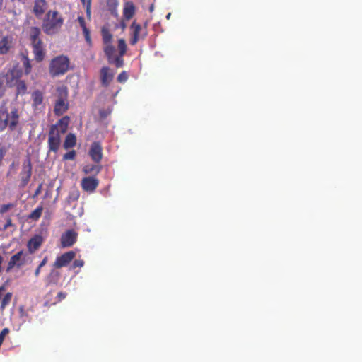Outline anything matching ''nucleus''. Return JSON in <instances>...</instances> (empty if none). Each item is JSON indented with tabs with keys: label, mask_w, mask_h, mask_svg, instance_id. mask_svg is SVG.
Instances as JSON below:
<instances>
[{
	"label": "nucleus",
	"mask_w": 362,
	"mask_h": 362,
	"mask_svg": "<svg viewBox=\"0 0 362 362\" xmlns=\"http://www.w3.org/2000/svg\"><path fill=\"white\" fill-rule=\"evenodd\" d=\"M20 119V114L16 108L8 112L5 104L0 106V132H4L6 127L10 131L16 129Z\"/></svg>",
	"instance_id": "obj_1"
},
{
	"label": "nucleus",
	"mask_w": 362,
	"mask_h": 362,
	"mask_svg": "<svg viewBox=\"0 0 362 362\" xmlns=\"http://www.w3.org/2000/svg\"><path fill=\"white\" fill-rule=\"evenodd\" d=\"M63 22V18L57 11H49L43 21V30L47 35H54L59 32Z\"/></svg>",
	"instance_id": "obj_2"
},
{
	"label": "nucleus",
	"mask_w": 362,
	"mask_h": 362,
	"mask_svg": "<svg viewBox=\"0 0 362 362\" xmlns=\"http://www.w3.org/2000/svg\"><path fill=\"white\" fill-rule=\"evenodd\" d=\"M55 96L57 98L54 107V113L59 116L63 115L69 108L68 89L64 86L57 88Z\"/></svg>",
	"instance_id": "obj_3"
},
{
	"label": "nucleus",
	"mask_w": 362,
	"mask_h": 362,
	"mask_svg": "<svg viewBox=\"0 0 362 362\" xmlns=\"http://www.w3.org/2000/svg\"><path fill=\"white\" fill-rule=\"evenodd\" d=\"M70 62L64 55H59L52 59L49 64V72L52 76L64 74L69 69Z\"/></svg>",
	"instance_id": "obj_4"
},
{
	"label": "nucleus",
	"mask_w": 362,
	"mask_h": 362,
	"mask_svg": "<svg viewBox=\"0 0 362 362\" xmlns=\"http://www.w3.org/2000/svg\"><path fill=\"white\" fill-rule=\"evenodd\" d=\"M21 75V71L19 69L13 68L9 69L5 74H1L0 80H1L2 83L5 82L8 86H11L17 82Z\"/></svg>",
	"instance_id": "obj_5"
},
{
	"label": "nucleus",
	"mask_w": 362,
	"mask_h": 362,
	"mask_svg": "<svg viewBox=\"0 0 362 362\" xmlns=\"http://www.w3.org/2000/svg\"><path fill=\"white\" fill-rule=\"evenodd\" d=\"M32 172V165L29 159L25 160L22 165V170L20 174L21 182L19 187L24 188L28 183Z\"/></svg>",
	"instance_id": "obj_6"
},
{
	"label": "nucleus",
	"mask_w": 362,
	"mask_h": 362,
	"mask_svg": "<svg viewBox=\"0 0 362 362\" xmlns=\"http://www.w3.org/2000/svg\"><path fill=\"white\" fill-rule=\"evenodd\" d=\"M78 233L74 230H68L62 235L61 244L63 247L72 246L76 241Z\"/></svg>",
	"instance_id": "obj_7"
},
{
	"label": "nucleus",
	"mask_w": 362,
	"mask_h": 362,
	"mask_svg": "<svg viewBox=\"0 0 362 362\" xmlns=\"http://www.w3.org/2000/svg\"><path fill=\"white\" fill-rule=\"evenodd\" d=\"M76 253L73 251L65 252L61 256L58 257L54 263L55 268H61L66 266L75 257Z\"/></svg>",
	"instance_id": "obj_8"
},
{
	"label": "nucleus",
	"mask_w": 362,
	"mask_h": 362,
	"mask_svg": "<svg viewBox=\"0 0 362 362\" xmlns=\"http://www.w3.org/2000/svg\"><path fill=\"white\" fill-rule=\"evenodd\" d=\"M99 184V181L94 177H87L81 180V187L83 190L93 192Z\"/></svg>",
	"instance_id": "obj_9"
},
{
	"label": "nucleus",
	"mask_w": 362,
	"mask_h": 362,
	"mask_svg": "<svg viewBox=\"0 0 362 362\" xmlns=\"http://www.w3.org/2000/svg\"><path fill=\"white\" fill-rule=\"evenodd\" d=\"M48 142L49 150L53 151H57L58 150L60 144V136L59 133L55 132L54 128H51Z\"/></svg>",
	"instance_id": "obj_10"
},
{
	"label": "nucleus",
	"mask_w": 362,
	"mask_h": 362,
	"mask_svg": "<svg viewBox=\"0 0 362 362\" xmlns=\"http://www.w3.org/2000/svg\"><path fill=\"white\" fill-rule=\"evenodd\" d=\"M13 46L11 36H4L0 40V54H7Z\"/></svg>",
	"instance_id": "obj_11"
},
{
	"label": "nucleus",
	"mask_w": 362,
	"mask_h": 362,
	"mask_svg": "<svg viewBox=\"0 0 362 362\" xmlns=\"http://www.w3.org/2000/svg\"><path fill=\"white\" fill-rule=\"evenodd\" d=\"M33 106L36 110H42L45 105L43 103L44 97L43 94L40 90H35L32 93Z\"/></svg>",
	"instance_id": "obj_12"
},
{
	"label": "nucleus",
	"mask_w": 362,
	"mask_h": 362,
	"mask_svg": "<svg viewBox=\"0 0 362 362\" xmlns=\"http://www.w3.org/2000/svg\"><path fill=\"white\" fill-rule=\"evenodd\" d=\"M36 60L41 61L44 57V49L40 39L31 42Z\"/></svg>",
	"instance_id": "obj_13"
},
{
	"label": "nucleus",
	"mask_w": 362,
	"mask_h": 362,
	"mask_svg": "<svg viewBox=\"0 0 362 362\" xmlns=\"http://www.w3.org/2000/svg\"><path fill=\"white\" fill-rule=\"evenodd\" d=\"M23 255L22 251L13 255L10 259L6 271H11L15 266L21 267L24 264V261L22 259Z\"/></svg>",
	"instance_id": "obj_14"
},
{
	"label": "nucleus",
	"mask_w": 362,
	"mask_h": 362,
	"mask_svg": "<svg viewBox=\"0 0 362 362\" xmlns=\"http://www.w3.org/2000/svg\"><path fill=\"white\" fill-rule=\"evenodd\" d=\"M47 8V4L45 0H35L33 11L34 14L40 18Z\"/></svg>",
	"instance_id": "obj_15"
},
{
	"label": "nucleus",
	"mask_w": 362,
	"mask_h": 362,
	"mask_svg": "<svg viewBox=\"0 0 362 362\" xmlns=\"http://www.w3.org/2000/svg\"><path fill=\"white\" fill-rule=\"evenodd\" d=\"M89 153L92 159L98 163L102 159V147L98 143H93L90 146Z\"/></svg>",
	"instance_id": "obj_16"
},
{
	"label": "nucleus",
	"mask_w": 362,
	"mask_h": 362,
	"mask_svg": "<svg viewBox=\"0 0 362 362\" xmlns=\"http://www.w3.org/2000/svg\"><path fill=\"white\" fill-rule=\"evenodd\" d=\"M114 77L112 73L108 67L104 66L100 70V79L103 86H107L110 84Z\"/></svg>",
	"instance_id": "obj_17"
},
{
	"label": "nucleus",
	"mask_w": 362,
	"mask_h": 362,
	"mask_svg": "<svg viewBox=\"0 0 362 362\" xmlns=\"http://www.w3.org/2000/svg\"><path fill=\"white\" fill-rule=\"evenodd\" d=\"M69 124V117L67 116H65L62 117L58 123L53 126L52 128H54L55 132L58 133H64L68 127V125Z\"/></svg>",
	"instance_id": "obj_18"
},
{
	"label": "nucleus",
	"mask_w": 362,
	"mask_h": 362,
	"mask_svg": "<svg viewBox=\"0 0 362 362\" xmlns=\"http://www.w3.org/2000/svg\"><path fill=\"white\" fill-rule=\"evenodd\" d=\"M135 13V6L132 2H127L123 10L124 17L127 20L131 19Z\"/></svg>",
	"instance_id": "obj_19"
},
{
	"label": "nucleus",
	"mask_w": 362,
	"mask_h": 362,
	"mask_svg": "<svg viewBox=\"0 0 362 362\" xmlns=\"http://www.w3.org/2000/svg\"><path fill=\"white\" fill-rule=\"evenodd\" d=\"M42 243V238L40 235H36L31 238L28 242V248L30 252H34L41 245Z\"/></svg>",
	"instance_id": "obj_20"
},
{
	"label": "nucleus",
	"mask_w": 362,
	"mask_h": 362,
	"mask_svg": "<svg viewBox=\"0 0 362 362\" xmlns=\"http://www.w3.org/2000/svg\"><path fill=\"white\" fill-rule=\"evenodd\" d=\"M76 142V136L73 134H69L64 143V147L65 148H69L75 146Z\"/></svg>",
	"instance_id": "obj_21"
},
{
	"label": "nucleus",
	"mask_w": 362,
	"mask_h": 362,
	"mask_svg": "<svg viewBox=\"0 0 362 362\" xmlns=\"http://www.w3.org/2000/svg\"><path fill=\"white\" fill-rule=\"evenodd\" d=\"M40 33H41L40 30L38 28L32 27L29 31L30 41L33 42V41L39 40L40 39L39 36L40 35Z\"/></svg>",
	"instance_id": "obj_22"
},
{
	"label": "nucleus",
	"mask_w": 362,
	"mask_h": 362,
	"mask_svg": "<svg viewBox=\"0 0 362 362\" xmlns=\"http://www.w3.org/2000/svg\"><path fill=\"white\" fill-rule=\"evenodd\" d=\"M104 52L109 59V62L112 61V58L114 57L115 47L110 43L105 44Z\"/></svg>",
	"instance_id": "obj_23"
},
{
	"label": "nucleus",
	"mask_w": 362,
	"mask_h": 362,
	"mask_svg": "<svg viewBox=\"0 0 362 362\" xmlns=\"http://www.w3.org/2000/svg\"><path fill=\"white\" fill-rule=\"evenodd\" d=\"M11 298H12L11 293H7L4 296V297L3 298V299L1 300V306H0V310L1 311H3L5 309V308L10 303V302L11 300Z\"/></svg>",
	"instance_id": "obj_24"
},
{
	"label": "nucleus",
	"mask_w": 362,
	"mask_h": 362,
	"mask_svg": "<svg viewBox=\"0 0 362 362\" xmlns=\"http://www.w3.org/2000/svg\"><path fill=\"white\" fill-rule=\"evenodd\" d=\"M131 28L133 30L134 36L138 37L139 38H141L142 37L141 34V26L140 25L136 24L135 22H133L132 23Z\"/></svg>",
	"instance_id": "obj_25"
},
{
	"label": "nucleus",
	"mask_w": 362,
	"mask_h": 362,
	"mask_svg": "<svg viewBox=\"0 0 362 362\" xmlns=\"http://www.w3.org/2000/svg\"><path fill=\"white\" fill-rule=\"evenodd\" d=\"M118 49L119 55L123 56L127 51V45L124 39H119L118 40Z\"/></svg>",
	"instance_id": "obj_26"
},
{
	"label": "nucleus",
	"mask_w": 362,
	"mask_h": 362,
	"mask_svg": "<svg viewBox=\"0 0 362 362\" xmlns=\"http://www.w3.org/2000/svg\"><path fill=\"white\" fill-rule=\"evenodd\" d=\"M102 35H103V40L105 44H109L110 43L112 35L109 33L108 30L105 29L102 30Z\"/></svg>",
	"instance_id": "obj_27"
},
{
	"label": "nucleus",
	"mask_w": 362,
	"mask_h": 362,
	"mask_svg": "<svg viewBox=\"0 0 362 362\" xmlns=\"http://www.w3.org/2000/svg\"><path fill=\"white\" fill-rule=\"evenodd\" d=\"M43 208L42 206L37 207L35 209L30 215V218L33 219H37L42 215Z\"/></svg>",
	"instance_id": "obj_28"
},
{
	"label": "nucleus",
	"mask_w": 362,
	"mask_h": 362,
	"mask_svg": "<svg viewBox=\"0 0 362 362\" xmlns=\"http://www.w3.org/2000/svg\"><path fill=\"white\" fill-rule=\"evenodd\" d=\"M100 170V168L96 165L89 166L87 165L84 168V172L86 173H98Z\"/></svg>",
	"instance_id": "obj_29"
},
{
	"label": "nucleus",
	"mask_w": 362,
	"mask_h": 362,
	"mask_svg": "<svg viewBox=\"0 0 362 362\" xmlns=\"http://www.w3.org/2000/svg\"><path fill=\"white\" fill-rule=\"evenodd\" d=\"M110 62H114L117 67H122L124 64L122 56L113 57Z\"/></svg>",
	"instance_id": "obj_30"
},
{
	"label": "nucleus",
	"mask_w": 362,
	"mask_h": 362,
	"mask_svg": "<svg viewBox=\"0 0 362 362\" xmlns=\"http://www.w3.org/2000/svg\"><path fill=\"white\" fill-rule=\"evenodd\" d=\"M17 88L18 93L23 94L27 89L25 83L23 81H19L17 83Z\"/></svg>",
	"instance_id": "obj_31"
},
{
	"label": "nucleus",
	"mask_w": 362,
	"mask_h": 362,
	"mask_svg": "<svg viewBox=\"0 0 362 362\" xmlns=\"http://www.w3.org/2000/svg\"><path fill=\"white\" fill-rule=\"evenodd\" d=\"M128 78L127 74L125 71L120 73L117 77V81L120 83L125 82Z\"/></svg>",
	"instance_id": "obj_32"
},
{
	"label": "nucleus",
	"mask_w": 362,
	"mask_h": 362,
	"mask_svg": "<svg viewBox=\"0 0 362 362\" xmlns=\"http://www.w3.org/2000/svg\"><path fill=\"white\" fill-rule=\"evenodd\" d=\"M9 333V329L8 328H4L0 333V346H1L5 337Z\"/></svg>",
	"instance_id": "obj_33"
},
{
	"label": "nucleus",
	"mask_w": 362,
	"mask_h": 362,
	"mask_svg": "<svg viewBox=\"0 0 362 362\" xmlns=\"http://www.w3.org/2000/svg\"><path fill=\"white\" fill-rule=\"evenodd\" d=\"M76 156V152L71 151L64 155V159L65 160H74Z\"/></svg>",
	"instance_id": "obj_34"
},
{
	"label": "nucleus",
	"mask_w": 362,
	"mask_h": 362,
	"mask_svg": "<svg viewBox=\"0 0 362 362\" xmlns=\"http://www.w3.org/2000/svg\"><path fill=\"white\" fill-rule=\"evenodd\" d=\"M12 207H13V204H11L2 205L0 208V213L4 214V213L6 212L7 211H8Z\"/></svg>",
	"instance_id": "obj_35"
},
{
	"label": "nucleus",
	"mask_w": 362,
	"mask_h": 362,
	"mask_svg": "<svg viewBox=\"0 0 362 362\" xmlns=\"http://www.w3.org/2000/svg\"><path fill=\"white\" fill-rule=\"evenodd\" d=\"M84 264V262L83 260H81V259H76L74 262L73 263V267L74 268H76V267H83Z\"/></svg>",
	"instance_id": "obj_36"
},
{
	"label": "nucleus",
	"mask_w": 362,
	"mask_h": 362,
	"mask_svg": "<svg viewBox=\"0 0 362 362\" xmlns=\"http://www.w3.org/2000/svg\"><path fill=\"white\" fill-rule=\"evenodd\" d=\"M24 65H25V73H26V74L30 73V69H31V66H30V63H29V62H28V59H25V62H24Z\"/></svg>",
	"instance_id": "obj_37"
},
{
	"label": "nucleus",
	"mask_w": 362,
	"mask_h": 362,
	"mask_svg": "<svg viewBox=\"0 0 362 362\" xmlns=\"http://www.w3.org/2000/svg\"><path fill=\"white\" fill-rule=\"evenodd\" d=\"M59 272L57 271H55L54 269L52 270L49 274V278H54L56 279L59 277Z\"/></svg>",
	"instance_id": "obj_38"
},
{
	"label": "nucleus",
	"mask_w": 362,
	"mask_h": 362,
	"mask_svg": "<svg viewBox=\"0 0 362 362\" xmlns=\"http://www.w3.org/2000/svg\"><path fill=\"white\" fill-rule=\"evenodd\" d=\"M139 37L133 35L130 40L131 45H135L139 41Z\"/></svg>",
	"instance_id": "obj_39"
},
{
	"label": "nucleus",
	"mask_w": 362,
	"mask_h": 362,
	"mask_svg": "<svg viewBox=\"0 0 362 362\" xmlns=\"http://www.w3.org/2000/svg\"><path fill=\"white\" fill-rule=\"evenodd\" d=\"M78 20L80 25L81 26L82 28H83V26H86V25H85V20H84V18L83 17H78Z\"/></svg>",
	"instance_id": "obj_40"
},
{
	"label": "nucleus",
	"mask_w": 362,
	"mask_h": 362,
	"mask_svg": "<svg viewBox=\"0 0 362 362\" xmlns=\"http://www.w3.org/2000/svg\"><path fill=\"white\" fill-rule=\"evenodd\" d=\"M42 185L40 184L38 187L36 189L35 192V196H37L40 194L41 192V190H42Z\"/></svg>",
	"instance_id": "obj_41"
},
{
	"label": "nucleus",
	"mask_w": 362,
	"mask_h": 362,
	"mask_svg": "<svg viewBox=\"0 0 362 362\" xmlns=\"http://www.w3.org/2000/svg\"><path fill=\"white\" fill-rule=\"evenodd\" d=\"M47 262V257H45L42 261L40 262V264H39V267H44Z\"/></svg>",
	"instance_id": "obj_42"
},
{
	"label": "nucleus",
	"mask_w": 362,
	"mask_h": 362,
	"mask_svg": "<svg viewBox=\"0 0 362 362\" xmlns=\"http://www.w3.org/2000/svg\"><path fill=\"white\" fill-rule=\"evenodd\" d=\"M82 29H83L84 36L90 35L89 31L86 26H83V28Z\"/></svg>",
	"instance_id": "obj_43"
},
{
	"label": "nucleus",
	"mask_w": 362,
	"mask_h": 362,
	"mask_svg": "<svg viewBox=\"0 0 362 362\" xmlns=\"http://www.w3.org/2000/svg\"><path fill=\"white\" fill-rule=\"evenodd\" d=\"M2 81L1 80H0V98L3 96L4 95V90L2 88Z\"/></svg>",
	"instance_id": "obj_44"
},
{
	"label": "nucleus",
	"mask_w": 362,
	"mask_h": 362,
	"mask_svg": "<svg viewBox=\"0 0 362 362\" xmlns=\"http://www.w3.org/2000/svg\"><path fill=\"white\" fill-rule=\"evenodd\" d=\"M90 0H88L87 9H86L88 15L90 14Z\"/></svg>",
	"instance_id": "obj_45"
},
{
	"label": "nucleus",
	"mask_w": 362,
	"mask_h": 362,
	"mask_svg": "<svg viewBox=\"0 0 362 362\" xmlns=\"http://www.w3.org/2000/svg\"><path fill=\"white\" fill-rule=\"evenodd\" d=\"M11 226V219H8L6 221V223L4 226L5 228H7L8 226Z\"/></svg>",
	"instance_id": "obj_46"
},
{
	"label": "nucleus",
	"mask_w": 362,
	"mask_h": 362,
	"mask_svg": "<svg viewBox=\"0 0 362 362\" xmlns=\"http://www.w3.org/2000/svg\"><path fill=\"white\" fill-rule=\"evenodd\" d=\"M40 269H41V267H40L39 266H38V267L36 269V270H35V275L36 276H37L39 275V274H40Z\"/></svg>",
	"instance_id": "obj_47"
},
{
	"label": "nucleus",
	"mask_w": 362,
	"mask_h": 362,
	"mask_svg": "<svg viewBox=\"0 0 362 362\" xmlns=\"http://www.w3.org/2000/svg\"><path fill=\"white\" fill-rule=\"evenodd\" d=\"M86 42L89 44L90 42V35L85 36Z\"/></svg>",
	"instance_id": "obj_48"
},
{
	"label": "nucleus",
	"mask_w": 362,
	"mask_h": 362,
	"mask_svg": "<svg viewBox=\"0 0 362 362\" xmlns=\"http://www.w3.org/2000/svg\"><path fill=\"white\" fill-rule=\"evenodd\" d=\"M58 296H59V298H65V297H66V294H65V293H59L58 294Z\"/></svg>",
	"instance_id": "obj_49"
},
{
	"label": "nucleus",
	"mask_w": 362,
	"mask_h": 362,
	"mask_svg": "<svg viewBox=\"0 0 362 362\" xmlns=\"http://www.w3.org/2000/svg\"><path fill=\"white\" fill-rule=\"evenodd\" d=\"M100 115L101 117H106L107 114H104L103 111H100Z\"/></svg>",
	"instance_id": "obj_50"
},
{
	"label": "nucleus",
	"mask_w": 362,
	"mask_h": 362,
	"mask_svg": "<svg viewBox=\"0 0 362 362\" xmlns=\"http://www.w3.org/2000/svg\"><path fill=\"white\" fill-rule=\"evenodd\" d=\"M4 291V288L3 287H1L0 288V297L2 295V291Z\"/></svg>",
	"instance_id": "obj_51"
},
{
	"label": "nucleus",
	"mask_w": 362,
	"mask_h": 362,
	"mask_svg": "<svg viewBox=\"0 0 362 362\" xmlns=\"http://www.w3.org/2000/svg\"><path fill=\"white\" fill-rule=\"evenodd\" d=\"M170 16H171L170 13H168V15L166 16V18L167 19H170Z\"/></svg>",
	"instance_id": "obj_52"
},
{
	"label": "nucleus",
	"mask_w": 362,
	"mask_h": 362,
	"mask_svg": "<svg viewBox=\"0 0 362 362\" xmlns=\"http://www.w3.org/2000/svg\"><path fill=\"white\" fill-rule=\"evenodd\" d=\"M153 11V5H151L150 7V11L152 12Z\"/></svg>",
	"instance_id": "obj_53"
},
{
	"label": "nucleus",
	"mask_w": 362,
	"mask_h": 362,
	"mask_svg": "<svg viewBox=\"0 0 362 362\" xmlns=\"http://www.w3.org/2000/svg\"><path fill=\"white\" fill-rule=\"evenodd\" d=\"M121 26H122V28H125L126 25H125L124 23H122Z\"/></svg>",
	"instance_id": "obj_54"
},
{
	"label": "nucleus",
	"mask_w": 362,
	"mask_h": 362,
	"mask_svg": "<svg viewBox=\"0 0 362 362\" xmlns=\"http://www.w3.org/2000/svg\"><path fill=\"white\" fill-rule=\"evenodd\" d=\"M81 1L84 4L85 3V0H81Z\"/></svg>",
	"instance_id": "obj_55"
}]
</instances>
